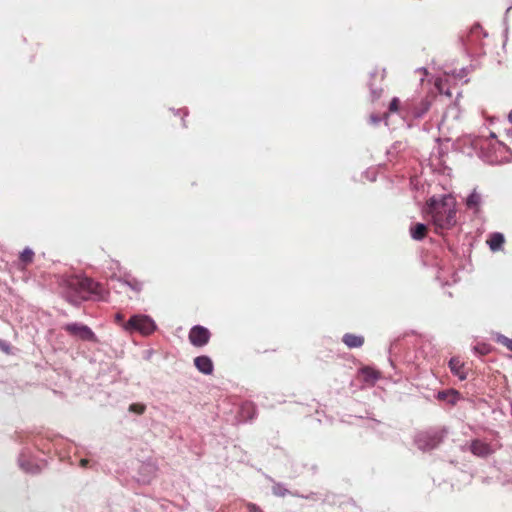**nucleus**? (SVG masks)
I'll return each instance as SVG.
<instances>
[{"mask_svg": "<svg viewBox=\"0 0 512 512\" xmlns=\"http://www.w3.org/2000/svg\"><path fill=\"white\" fill-rule=\"evenodd\" d=\"M3 350L7 352L8 351V347L3 346Z\"/></svg>", "mask_w": 512, "mask_h": 512, "instance_id": "30", "label": "nucleus"}, {"mask_svg": "<svg viewBox=\"0 0 512 512\" xmlns=\"http://www.w3.org/2000/svg\"><path fill=\"white\" fill-rule=\"evenodd\" d=\"M427 232V226L422 223H416L410 227V235L417 241L423 240L427 236Z\"/></svg>", "mask_w": 512, "mask_h": 512, "instance_id": "13", "label": "nucleus"}, {"mask_svg": "<svg viewBox=\"0 0 512 512\" xmlns=\"http://www.w3.org/2000/svg\"><path fill=\"white\" fill-rule=\"evenodd\" d=\"M431 104L432 99L429 96L422 99L418 104L414 105L413 107L410 104L409 115L413 116L414 118H421L429 111Z\"/></svg>", "mask_w": 512, "mask_h": 512, "instance_id": "8", "label": "nucleus"}, {"mask_svg": "<svg viewBox=\"0 0 512 512\" xmlns=\"http://www.w3.org/2000/svg\"><path fill=\"white\" fill-rule=\"evenodd\" d=\"M211 337L210 331L200 325L192 327L189 331V341L193 346L203 347L208 344Z\"/></svg>", "mask_w": 512, "mask_h": 512, "instance_id": "6", "label": "nucleus"}, {"mask_svg": "<svg viewBox=\"0 0 512 512\" xmlns=\"http://www.w3.org/2000/svg\"><path fill=\"white\" fill-rule=\"evenodd\" d=\"M125 331L129 333L139 332L143 336L151 335L157 328L153 319L147 315H133L123 324Z\"/></svg>", "mask_w": 512, "mask_h": 512, "instance_id": "3", "label": "nucleus"}, {"mask_svg": "<svg viewBox=\"0 0 512 512\" xmlns=\"http://www.w3.org/2000/svg\"><path fill=\"white\" fill-rule=\"evenodd\" d=\"M123 284L128 286L131 290H133L136 293H140L143 288V283L131 276H127L123 280Z\"/></svg>", "mask_w": 512, "mask_h": 512, "instance_id": "17", "label": "nucleus"}, {"mask_svg": "<svg viewBox=\"0 0 512 512\" xmlns=\"http://www.w3.org/2000/svg\"><path fill=\"white\" fill-rule=\"evenodd\" d=\"M426 212L431 217L436 233L449 230L457 224L456 200L451 195H444L440 199L430 198Z\"/></svg>", "mask_w": 512, "mask_h": 512, "instance_id": "1", "label": "nucleus"}, {"mask_svg": "<svg viewBox=\"0 0 512 512\" xmlns=\"http://www.w3.org/2000/svg\"><path fill=\"white\" fill-rule=\"evenodd\" d=\"M449 114H451L454 118L459 117V109L456 105H450L447 109V111L444 113L442 120L440 122L441 126H448L449 124Z\"/></svg>", "mask_w": 512, "mask_h": 512, "instance_id": "18", "label": "nucleus"}, {"mask_svg": "<svg viewBox=\"0 0 512 512\" xmlns=\"http://www.w3.org/2000/svg\"><path fill=\"white\" fill-rule=\"evenodd\" d=\"M449 367H450V370L451 372L456 375L460 380H465L466 379V374L465 372L463 371V363L460 361L459 358H456V357H453L450 359L449 361Z\"/></svg>", "mask_w": 512, "mask_h": 512, "instance_id": "12", "label": "nucleus"}, {"mask_svg": "<svg viewBox=\"0 0 512 512\" xmlns=\"http://www.w3.org/2000/svg\"><path fill=\"white\" fill-rule=\"evenodd\" d=\"M470 451L473 455L482 458L487 457L493 453V449L488 443L478 439L471 442Z\"/></svg>", "mask_w": 512, "mask_h": 512, "instance_id": "7", "label": "nucleus"}, {"mask_svg": "<svg viewBox=\"0 0 512 512\" xmlns=\"http://www.w3.org/2000/svg\"><path fill=\"white\" fill-rule=\"evenodd\" d=\"M361 374H362L364 380L367 382H374L379 377L378 372L369 367L363 368L361 370Z\"/></svg>", "mask_w": 512, "mask_h": 512, "instance_id": "19", "label": "nucleus"}, {"mask_svg": "<svg viewBox=\"0 0 512 512\" xmlns=\"http://www.w3.org/2000/svg\"><path fill=\"white\" fill-rule=\"evenodd\" d=\"M63 329L70 335L77 337L84 341L97 342L94 332L86 325L79 323L66 324Z\"/></svg>", "mask_w": 512, "mask_h": 512, "instance_id": "5", "label": "nucleus"}, {"mask_svg": "<svg viewBox=\"0 0 512 512\" xmlns=\"http://www.w3.org/2000/svg\"><path fill=\"white\" fill-rule=\"evenodd\" d=\"M508 119L509 121L512 123V110L510 111L509 115H508Z\"/></svg>", "mask_w": 512, "mask_h": 512, "instance_id": "28", "label": "nucleus"}, {"mask_svg": "<svg viewBox=\"0 0 512 512\" xmlns=\"http://www.w3.org/2000/svg\"><path fill=\"white\" fill-rule=\"evenodd\" d=\"M388 112L398 113L403 117H406L409 115L410 112V103L407 101L402 105L400 99L394 97L388 105Z\"/></svg>", "mask_w": 512, "mask_h": 512, "instance_id": "9", "label": "nucleus"}, {"mask_svg": "<svg viewBox=\"0 0 512 512\" xmlns=\"http://www.w3.org/2000/svg\"><path fill=\"white\" fill-rule=\"evenodd\" d=\"M446 395H447V393L445 391L439 392L438 393V398L439 399H445Z\"/></svg>", "mask_w": 512, "mask_h": 512, "instance_id": "26", "label": "nucleus"}, {"mask_svg": "<svg viewBox=\"0 0 512 512\" xmlns=\"http://www.w3.org/2000/svg\"><path fill=\"white\" fill-rule=\"evenodd\" d=\"M123 319H124V316L121 313H118L115 315V321L117 323H121L123 321Z\"/></svg>", "mask_w": 512, "mask_h": 512, "instance_id": "25", "label": "nucleus"}, {"mask_svg": "<svg viewBox=\"0 0 512 512\" xmlns=\"http://www.w3.org/2000/svg\"><path fill=\"white\" fill-rule=\"evenodd\" d=\"M475 352L480 355H487L491 352V347L485 343L477 344L474 346Z\"/></svg>", "mask_w": 512, "mask_h": 512, "instance_id": "22", "label": "nucleus"}, {"mask_svg": "<svg viewBox=\"0 0 512 512\" xmlns=\"http://www.w3.org/2000/svg\"><path fill=\"white\" fill-rule=\"evenodd\" d=\"M481 200V195L476 190H473V192L466 199V205L469 209H473L475 212H478L481 205Z\"/></svg>", "mask_w": 512, "mask_h": 512, "instance_id": "16", "label": "nucleus"}, {"mask_svg": "<svg viewBox=\"0 0 512 512\" xmlns=\"http://www.w3.org/2000/svg\"><path fill=\"white\" fill-rule=\"evenodd\" d=\"M442 439L443 433L440 431H425L417 435L415 443L420 450L429 451L436 448Z\"/></svg>", "mask_w": 512, "mask_h": 512, "instance_id": "4", "label": "nucleus"}, {"mask_svg": "<svg viewBox=\"0 0 512 512\" xmlns=\"http://www.w3.org/2000/svg\"><path fill=\"white\" fill-rule=\"evenodd\" d=\"M435 86L441 94H445L448 97L452 96V93L448 89L444 90V83L442 80H437L435 82Z\"/></svg>", "mask_w": 512, "mask_h": 512, "instance_id": "23", "label": "nucleus"}, {"mask_svg": "<svg viewBox=\"0 0 512 512\" xmlns=\"http://www.w3.org/2000/svg\"><path fill=\"white\" fill-rule=\"evenodd\" d=\"M496 342L505 346L508 350L512 351V339L504 335L498 334L496 336Z\"/></svg>", "mask_w": 512, "mask_h": 512, "instance_id": "20", "label": "nucleus"}, {"mask_svg": "<svg viewBox=\"0 0 512 512\" xmlns=\"http://www.w3.org/2000/svg\"><path fill=\"white\" fill-rule=\"evenodd\" d=\"M35 253L30 248H25L19 255V268L24 270L34 260Z\"/></svg>", "mask_w": 512, "mask_h": 512, "instance_id": "14", "label": "nucleus"}, {"mask_svg": "<svg viewBox=\"0 0 512 512\" xmlns=\"http://www.w3.org/2000/svg\"><path fill=\"white\" fill-rule=\"evenodd\" d=\"M486 242L492 252H497L502 250V247L505 243V238L502 233L495 232L489 235Z\"/></svg>", "mask_w": 512, "mask_h": 512, "instance_id": "11", "label": "nucleus"}, {"mask_svg": "<svg viewBox=\"0 0 512 512\" xmlns=\"http://www.w3.org/2000/svg\"><path fill=\"white\" fill-rule=\"evenodd\" d=\"M343 342L349 348H358L364 344V338L355 334L347 333L343 336Z\"/></svg>", "mask_w": 512, "mask_h": 512, "instance_id": "15", "label": "nucleus"}, {"mask_svg": "<svg viewBox=\"0 0 512 512\" xmlns=\"http://www.w3.org/2000/svg\"><path fill=\"white\" fill-rule=\"evenodd\" d=\"M247 509L249 512H263L261 508L254 503H248Z\"/></svg>", "mask_w": 512, "mask_h": 512, "instance_id": "24", "label": "nucleus"}, {"mask_svg": "<svg viewBox=\"0 0 512 512\" xmlns=\"http://www.w3.org/2000/svg\"><path fill=\"white\" fill-rule=\"evenodd\" d=\"M63 294L69 303L78 305L82 301L90 299L93 295L102 299L103 288L91 278L73 275L63 281Z\"/></svg>", "mask_w": 512, "mask_h": 512, "instance_id": "2", "label": "nucleus"}, {"mask_svg": "<svg viewBox=\"0 0 512 512\" xmlns=\"http://www.w3.org/2000/svg\"><path fill=\"white\" fill-rule=\"evenodd\" d=\"M146 406L142 403H133L129 406V411L141 415L145 412Z\"/></svg>", "mask_w": 512, "mask_h": 512, "instance_id": "21", "label": "nucleus"}, {"mask_svg": "<svg viewBox=\"0 0 512 512\" xmlns=\"http://www.w3.org/2000/svg\"><path fill=\"white\" fill-rule=\"evenodd\" d=\"M196 368L203 374L209 375L213 372V363L208 356H198L194 359Z\"/></svg>", "mask_w": 512, "mask_h": 512, "instance_id": "10", "label": "nucleus"}, {"mask_svg": "<svg viewBox=\"0 0 512 512\" xmlns=\"http://www.w3.org/2000/svg\"><path fill=\"white\" fill-rule=\"evenodd\" d=\"M88 462H89V461H88L87 459H81V461H80V465H81L82 467H86V466H87V464H88Z\"/></svg>", "mask_w": 512, "mask_h": 512, "instance_id": "27", "label": "nucleus"}, {"mask_svg": "<svg viewBox=\"0 0 512 512\" xmlns=\"http://www.w3.org/2000/svg\"><path fill=\"white\" fill-rule=\"evenodd\" d=\"M3 350L7 352L8 351V347L3 346Z\"/></svg>", "mask_w": 512, "mask_h": 512, "instance_id": "29", "label": "nucleus"}]
</instances>
